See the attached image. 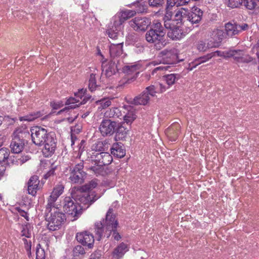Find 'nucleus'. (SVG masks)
Here are the masks:
<instances>
[{
	"instance_id": "obj_1",
	"label": "nucleus",
	"mask_w": 259,
	"mask_h": 259,
	"mask_svg": "<svg viewBox=\"0 0 259 259\" xmlns=\"http://www.w3.org/2000/svg\"><path fill=\"white\" fill-rule=\"evenodd\" d=\"M118 222L116 216L113 213L112 208H109L106 215L105 220L97 222L95 224V230L96 234L99 236V240L104 235L108 238L112 234V237L114 240L119 241L121 238V235L117 230Z\"/></svg>"
},
{
	"instance_id": "obj_20",
	"label": "nucleus",
	"mask_w": 259,
	"mask_h": 259,
	"mask_svg": "<svg viewBox=\"0 0 259 259\" xmlns=\"http://www.w3.org/2000/svg\"><path fill=\"white\" fill-rule=\"evenodd\" d=\"M9 156V151L6 148L0 149V178L5 172L8 165V158Z\"/></svg>"
},
{
	"instance_id": "obj_4",
	"label": "nucleus",
	"mask_w": 259,
	"mask_h": 259,
	"mask_svg": "<svg viewBox=\"0 0 259 259\" xmlns=\"http://www.w3.org/2000/svg\"><path fill=\"white\" fill-rule=\"evenodd\" d=\"M83 207L76 202L72 197H66L64 199V211L72 221L76 220L81 215Z\"/></svg>"
},
{
	"instance_id": "obj_60",
	"label": "nucleus",
	"mask_w": 259,
	"mask_h": 259,
	"mask_svg": "<svg viewBox=\"0 0 259 259\" xmlns=\"http://www.w3.org/2000/svg\"><path fill=\"white\" fill-rule=\"evenodd\" d=\"M18 212L21 216L25 218L27 221L28 220V213L26 211L22 210L21 209H18Z\"/></svg>"
},
{
	"instance_id": "obj_45",
	"label": "nucleus",
	"mask_w": 259,
	"mask_h": 259,
	"mask_svg": "<svg viewBox=\"0 0 259 259\" xmlns=\"http://www.w3.org/2000/svg\"><path fill=\"white\" fill-rule=\"evenodd\" d=\"M137 68L138 66L137 65L125 66L123 68V71L125 73L130 74L136 72Z\"/></svg>"
},
{
	"instance_id": "obj_8",
	"label": "nucleus",
	"mask_w": 259,
	"mask_h": 259,
	"mask_svg": "<svg viewBox=\"0 0 259 259\" xmlns=\"http://www.w3.org/2000/svg\"><path fill=\"white\" fill-rule=\"evenodd\" d=\"M24 134L18 131L14 132L10 144L11 150L13 153L18 154L23 150L25 145V141L23 139Z\"/></svg>"
},
{
	"instance_id": "obj_38",
	"label": "nucleus",
	"mask_w": 259,
	"mask_h": 259,
	"mask_svg": "<svg viewBox=\"0 0 259 259\" xmlns=\"http://www.w3.org/2000/svg\"><path fill=\"white\" fill-rule=\"evenodd\" d=\"M99 87L96 84V79L95 75L93 73L91 74L89 81V88L91 92L95 91Z\"/></svg>"
},
{
	"instance_id": "obj_50",
	"label": "nucleus",
	"mask_w": 259,
	"mask_h": 259,
	"mask_svg": "<svg viewBox=\"0 0 259 259\" xmlns=\"http://www.w3.org/2000/svg\"><path fill=\"white\" fill-rule=\"evenodd\" d=\"M45 253L42 248H37L36 250V259H45Z\"/></svg>"
},
{
	"instance_id": "obj_6",
	"label": "nucleus",
	"mask_w": 259,
	"mask_h": 259,
	"mask_svg": "<svg viewBox=\"0 0 259 259\" xmlns=\"http://www.w3.org/2000/svg\"><path fill=\"white\" fill-rule=\"evenodd\" d=\"M83 163L80 162L73 168H70L69 180L73 184H82L84 182L86 173L83 170Z\"/></svg>"
},
{
	"instance_id": "obj_41",
	"label": "nucleus",
	"mask_w": 259,
	"mask_h": 259,
	"mask_svg": "<svg viewBox=\"0 0 259 259\" xmlns=\"http://www.w3.org/2000/svg\"><path fill=\"white\" fill-rule=\"evenodd\" d=\"M31 235V226L29 224L22 226L21 236L30 238Z\"/></svg>"
},
{
	"instance_id": "obj_36",
	"label": "nucleus",
	"mask_w": 259,
	"mask_h": 259,
	"mask_svg": "<svg viewBox=\"0 0 259 259\" xmlns=\"http://www.w3.org/2000/svg\"><path fill=\"white\" fill-rule=\"evenodd\" d=\"M105 116L109 118L119 117L121 116V114L118 108H112L106 111Z\"/></svg>"
},
{
	"instance_id": "obj_63",
	"label": "nucleus",
	"mask_w": 259,
	"mask_h": 259,
	"mask_svg": "<svg viewBox=\"0 0 259 259\" xmlns=\"http://www.w3.org/2000/svg\"><path fill=\"white\" fill-rule=\"evenodd\" d=\"M55 172V169L52 168L50 170H49L46 174L45 175L44 178L46 179H48L51 176H53Z\"/></svg>"
},
{
	"instance_id": "obj_23",
	"label": "nucleus",
	"mask_w": 259,
	"mask_h": 259,
	"mask_svg": "<svg viewBox=\"0 0 259 259\" xmlns=\"http://www.w3.org/2000/svg\"><path fill=\"white\" fill-rule=\"evenodd\" d=\"M39 181L37 176H32L28 182V192L32 196H35L38 190Z\"/></svg>"
},
{
	"instance_id": "obj_49",
	"label": "nucleus",
	"mask_w": 259,
	"mask_h": 259,
	"mask_svg": "<svg viewBox=\"0 0 259 259\" xmlns=\"http://www.w3.org/2000/svg\"><path fill=\"white\" fill-rule=\"evenodd\" d=\"M136 7L137 8V11L138 13H143L146 11L147 8L145 3H140L137 2L135 4Z\"/></svg>"
},
{
	"instance_id": "obj_56",
	"label": "nucleus",
	"mask_w": 259,
	"mask_h": 259,
	"mask_svg": "<svg viewBox=\"0 0 259 259\" xmlns=\"http://www.w3.org/2000/svg\"><path fill=\"white\" fill-rule=\"evenodd\" d=\"M235 50H231L228 51H225L224 53V58H230L233 57L234 55Z\"/></svg>"
},
{
	"instance_id": "obj_57",
	"label": "nucleus",
	"mask_w": 259,
	"mask_h": 259,
	"mask_svg": "<svg viewBox=\"0 0 259 259\" xmlns=\"http://www.w3.org/2000/svg\"><path fill=\"white\" fill-rule=\"evenodd\" d=\"M108 34L109 37L112 39H116L117 38V33L114 32L113 30H108Z\"/></svg>"
},
{
	"instance_id": "obj_11",
	"label": "nucleus",
	"mask_w": 259,
	"mask_h": 259,
	"mask_svg": "<svg viewBox=\"0 0 259 259\" xmlns=\"http://www.w3.org/2000/svg\"><path fill=\"white\" fill-rule=\"evenodd\" d=\"M117 127V122L110 119H104L102 121L99 130L104 137L112 135Z\"/></svg>"
},
{
	"instance_id": "obj_18",
	"label": "nucleus",
	"mask_w": 259,
	"mask_h": 259,
	"mask_svg": "<svg viewBox=\"0 0 259 259\" xmlns=\"http://www.w3.org/2000/svg\"><path fill=\"white\" fill-rule=\"evenodd\" d=\"M112 159V156L109 153L100 152L96 154L94 161L96 164L104 166L110 164Z\"/></svg>"
},
{
	"instance_id": "obj_17",
	"label": "nucleus",
	"mask_w": 259,
	"mask_h": 259,
	"mask_svg": "<svg viewBox=\"0 0 259 259\" xmlns=\"http://www.w3.org/2000/svg\"><path fill=\"white\" fill-rule=\"evenodd\" d=\"M64 190V186L62 184L56 185L53 189L52 192L48 199L47 206H56L55 202L60 195L62 194Z\"/></svg>"
},
{
	"instance_id": "obj_12",
	"label": "nucleus",
	"mask_w": 259,
	"mask_h": 259,
	"mask_svg": "<svg viewBox=\"0 0 259 259\" xmlns=\"http://www.w3.org/2000/svg\"><path fill=\"white\" fill-rule=\"evenodd\" d=\"M83 90L82 89L80 91L77 93L75 94V98H69L66 102L65 104L68 105L67 107H65L63 109L60 110L58 112V114H60L61 113L67 111L69 109H75L76 107H78L79 105L83 104L85 103V98H84L83 100L80 101L79 99L80 98V99H82V96L81 94L83 93Z\"/></svg>"
},
{
	"instance_id": "obj_24",
	"label": "nucleus",
	"mask_w": 259,
	"mask_h": 259,
	"mask_svg": "<svg viewBox=\"0 0 259 259\" xmlns=\"http://www.w3.org/2000/svg\"><path fill=\"white\" fill-rule=\"evenodd\" d=\"M163 64H172L177 61V56L171 51L164 50L160 53Z\"/></svg>"
},
{
	"instance_id": "obj_22",
	"label": "nucleus",
	"mask_w": 259,
	"mask_h": 259,
	"mask_svg": "<svg viewBox=\"0 0 259 259\" xmlns=\"http://www.w3.org/2000/svg\"><path fill=\"white\" fill-rule=\"evenodd\" d=\"M180 124L174 123L166 130L165 134L170 141H175L180 133Z\"/></svg>"
},
{
	"instance_id": "obj_28",
	"label": "nucleus",
	"mask_w": 259,
	"mask_h": 259,
	"mask_svg": "<svg viewBox=\"0 0 259 259\" xmlns=\"http://www.w3.org/2000/svg\"><path fill=\"white\" fill-rule=\"evenodd\" d=\"M125 110L126 111L123 112L125 113L123 116L124 123H126L127 124H131L137 118L136 110L132 106L127 107Z\"/></svg>"
},
{
	"instance_id": "obj_15",
	"label": "nucleus",
	"mask_w": 259,
	"mask_h": 259,
	"mask_svg": "<svg viewBox=\"0 0 259 259\" xmlns=\"http://www.w3.org/2000/svg\"><path fill=\"white\" fill-rule=\"evenodd\" d=\"M203 12L198 8L193 7L192 8L191 11L187 13V20H184V22L187 24L190 23L193 25L198 23L202 19Z\"/></svg>"
},
{
	"instance_id": "obj_48",
	"label": "nucleus",
	"mask_w": 259,
	"mask_h": 259,
	"mask_svg": "<svg viewBox=\"0 0 259 259\" xmlns=\"http://www.w3.org/2000/svg\"><path fill=\"white\" fill-rule=\"evenodd\" d=\"M253 58L251 57L243 52L238 62L248 63L251 62Z\"/></svg>"
},
{
	"instance_id": "obj_32",
	"label": "nucleus",
	"mask_w": 259,
	"mask_h": 259,
	"mask_svg": "<svg viewBox=\"0 0 259 259\" xmlns=\"http://www.w3.org/2000/svg\"><path fill=\"white\" fill-rule=\"evenodd\" d=\"M44 111H36L34 112L33 113H30L27 115L20 117V120L21 121H31L34 120L37 118L40 117L45 114V113H42Z\"/></svg>"
},
{
	"instance_id": "obj_40",
	"label": "nucleus",
	"mask_w": 259,
	"mask_h": 259,
	"mask_svg": "<svg viewBox=\"0 0 259 259\" xmlns=\"http://www.w3.org/2000/svg\"><path fill=\"white\" fill-rule=\"evenodd\" d=\"M103 166L97 164V165L90 167L89 169L96 175H103L105 173Z\"/></svg>"
},
{
	"instance_id": "obj_26",
	"label": "nucleus",
	"mask_w": 259,
	"mask_h": 259,
	"mask_svg": "<svg viewBox=\"0 0 259 259\" xmlns=\"http://www.w3.org/2000/svg\"><path fill=\"white\" fill-rule=\"evenodd\" d=\"M187 20V10L186 9L181 8L177 10L174 13V21H177V24H183L188 25L186 22H184V20Z\"/></svg>"
},
{
	"instance_id": "obj_30",
	"label": "nucleus",
	"mask_w": 259,
	"mask_h": 259,
	"mask_svg": "<svg viewBox=\"0 0 259 259\" xmlns=\"http://www.w3.org/2000/svg\"><path fill=\"white\" fill-rule=\"evenodd\" d=\"M210 37L215 41V44L220 45L224 37V32L222 30L216 29L213 30L210 34Z\"/></svg>"
},
{
	"instance_id": "obj_2",
	"label": "nucleus",
	"mask_w": 259,
	"mask_h": 259,
	"mask_svg": "<svg viewBox=\"0 0 259 259\" xmlns=\"http://www.w3.org/2000/svg\"><path fill=\"white\" fill-rule=\"evenodd\" d=\"M165 34L166 30L162 24L158 21H154L145 36L148 42L154 44L155 48L159 50L166 45Z\"/></svg>"
},
{
	"instance_id": "obj_7",
	"label": "nucleus",
	"mask_w": 259,
	"mask_h": 259,
	"mask_svg": "<svg viewBox=\"0 0 259 259\" xmlns=\"http://www.w3.org/2000/svg\"><path fill=\"white\" fill-rule=\"evenodd\" d=\"M31 137L33 142L38 146L42 145L49 136L52 134H48L46 129L39 126L33 127L31 130Z\"/></svg>"
},
{
	"instance_id": "obj_44",
	"label": "nucleus",
	"mask_w": 259,
	"mask_h": 259,
	"mask_svg": "<svg viewBox=\"0 0 259 259\" xmlns=\"http://www.w3.org/2000/svg\"><path fill=\"white\" fill-rule=\"evenodd\" d=\"M197 49L199 52H205L208 49L207 47L206 42L203 40H199L197 44Z\"/></svg>"
},
{
	"instance_id": "obj_13",
	"label": "nucleus",
	"mask_w": 259,
	"mask_h": 259,
	"mask_svg": "<svg viewBox=\"0 0 259 259\" xmlns=\"http://www.w3.org/2000/svg\"><path fill=\"white\" fill-rule=\"evenodd\" d=\"M130 26L136 31H145L150 25V20L146 17H136L129 22Z\"/></svg>"
},
{
	"instance_id": "obj_21",
	"label": "nucleus",
	"mask_w": 259,
	"mask_h": 259,
	"mask_svg": "<svg viewBox=\"0 0 259 259\" xmlns=\"http://www.w3.org/2000/svg\"><path fill=\"white\" fill-rule=\"evenodd\" d=\"M123 43H112L109 47L110 57L114 60H119L118 58L123 53Z\"/></svg>"
},
{
	"instance_id": "obj_14",
	"label": "nucleus",
	"mask_w": 259,
	"mask_h": 259,
	"mask_svg": "<svg viewBox=\"0 0 259 259\" xmlns=\"http://www.w3.org/2000/svg\"><path fill=\"white\" fill-rule=\"evenodd\" d=\"M78 242L89 248H93L94 243V237L92 234L88 231L78 233L76 235Z\"/></svg>"
},
{
	"instance_id": "obj_54",
	"label": "nucleus",
	"mask_w": 259,
	"mask_h": 259,
	"mask_svg": "<svg viewBox=\"0 0 259 259\" xmlns=\"http://www.w3.org/2000/svg\"><path fill=\"white\" fill-rule=\"evenodd\" d=\"M215 41L214 40H212L211 38H210V40H208L206 42L207 47L208 49L213 48H217L219 46V44H215Z\"/></svg>"
},
{
	"instance_id": "obj_39",
	"label": "nucleus",
	"mask_w": 259,
	"mask_h": 259,
	"mask_svg": "<svg viewBox=\"0 0 259 259\" xmlns=\"http://www.w3.org/2000/svg\"><path fill=\"white\" fill-rule=\"evenodd\" d=\"M97 184L98 183L97 180H93L90 181L88 183L80 187L79 188L81 189L82 190L86 192L87 191L91 190L93 189L96 188L97 186Z\"/></svg>"
},
{
	"instance_id": "obj_47",
	"label": "nucleus",
	"mask_w": 259,
	"mask_h": 259,
	"mask_svg": "<svg viewBox=\"0 0 259 259\" xmlns=\"http://www.w3.org/2000/svg\"><path fill=\"white\" fill-rule=\"evenodd\" d=\"M149 5L152 7H160L162 6L164 3V0H149Z\"/></svg>"
},
{
	"instance_id": "obj_25",
	"label": "nucleus",
	"mask_w": 259,
	"mask_h": 259,
	"mask_svg": "<svg viewBox=\"0 0 259 259\" xmlns=\"http://www.w3.org/2000/svg\"><path fill=\"white\" fill-rule=\"evenodd\" d=\"M167 36L172 40H180L185 36V33L180 25L174 26L167 32Z\"/></svg>"
},
{
	"instance_id": "obj_31",
	"label": "nucleus",
	"mask_w": 259,
	"mask_h": 259,
	"mask_svg": "<svg viewBox=\"0 0 259 259\" xmlns=\"http://www.w3.org/2000/svg\"><path fill=\"white\" fill-rule=\"evenodd\" d=\"M225 30L228 36H233L238 34L237 24L228 23L225 25Z\"/></svg>"
},
{
	"instance_id": "obj_3",
	"label": "nucleus",
	"mask_w": 259,
	"mask_h": 259,
	"mask_svg": "<svg viewBox=\"0 0 259 259\" xmlns=\"http://www.w3.org/2000/svg\"><path fill=\"white\" fill-rule=\"evenodd\" d=\"M46 211L48 212L46 220L48 222V229L51 231L59 229L66 220L65 214L56 206H47Z\"/></svg>"
},
{
	"instance_id": "obj_62",
	"label": "nucleus",
	"mask_w": 259,
	"mask_h": 259,
	"mask_svg": "<svg viewBox=\"0 0 259 259\" xmlns=\"http://www.w3.org/2000/svg\"><path fill=\"white\" fill-rule=\"evenodd\" d=\"M166 69H167V66H159V67H156L155 68H154L153 69V70L152 71V74H154L157 71L163 70H166Z\"/></svg>"
},
{
	"instance_id": "obj_46",
	"label": "nucleus",
	"mask_w": 259,
	"mask_h": 259,
	"mask_svg": "<svg viewBox=\"0 0 259 259\" xmlns=\"http://www.w3.org/2000/svg\"><path fill=\"white\" fill-rule=\"evenodd\" d=\"M242 4V0H228V5L232 8L239 7Z\"/></svg>"
},
{
	"instance_id": "obj_34",
	"label": "nucleus",
	"mask_w": 259,
	"mask_h": 259,
	"mask_svg": "<svg viewBox=\"0 0 259 259\" xmlns=\"http://www.w3.org/2000/svg\"><path fill=\"white\" fill-rule=\"evenodd\" d=\"M136 14V12L133 10H125L121 11L119 13V18L120 23H122L123 22L125 21L126 20L130 18L131 17L134 16Z\"/></svg>"
},
{
	"instance_id": "obj_61",
	"label": "nucleus",
	"mask_w": 259,
	"mask_h": 259,
	"mask_svg": "<svg viewBox=\"0 0 259 259\" xmlns=\"http://www.w3.org/2000/svg\"><path fill=\"white\" fill-rule=\"evenodd\" d=\"M164 26L165 29H169L170 30L173 27L171 26V24L170 22V20H164Z\"/></svg>"
},
{
	"instance_id": "obj_16",
	"label": "nucleus",
	"mask_w": 259,
	"mask_h": 259,
	"mask_svg": "<svg viewBox=\"0 0 259 259\" xmlns=\"http://www.w3.org/2000/svg\"><path fill=\"white\" fill-rule=\"evenodd\" d=\"M44 145L42 152L46 157L51 156L56 149V139L54 138V134H52L48 137Z\"/></svg>"
},
{
	"instance_id": "obj_29",
	"label": "nucleus",
	"mask_w": 259,
	"mask_h": 259,
	"mask_svg": "<svg viewBox=\"0 0 259 259\" xmlns=\"http://www.w3.org/2000/svg\"><path fill=\"white\" fill-rule=\"evenodd\" d=\"M110 150L112 155L118 158H122L125 155V150L121 143H114Z\"/></svg>"
},
{
	"instance_id": "obj_59",
	"label": "nucleus",
	"mask_w": 259,
	"mask_h": 259,
	"mask_svg": "<svg viewBox=\"0 0 259 259\" xmlns=\"http://www.w3.org/2000/svg\"><path fill=\"white\" fill-rule=\"evenodd\" d=\"M177 2L179 3V0H167V7H172Z\"/></svg>"
},
{
	"instance_id": "obj_10",
	"label": "nucleus",
	"mask_w": 259,
	"mask_h": 259,
	"mask_svg": "<svg viewBox=\"0 0 259 259\" xmlns=\"http://www.w3.org/2000/svg\"><path fill=\"white\" fill-rule=\"evenodd\" d=\"M179 78L180 75L178 74L165 75L162 77L163 82L157 83L155 85L159 90V93H162L168 90Z\"/></svg>"
},
{
	"instance_id": "obj_64",
	"label": "nucleus",
	"mask_w": 259,
	"mask_h": 259,
	"mask_svg": "<svg viewBox=\"0 0 259 259\" xmlns=\"http://www.w3.org/2000/svg\"><path fill=\"white\" fill-rule=\"evenodd\" d=\"M172 17V12L167 11L164 17V20H170Z\"/></svg>"
},
{
	"instance_id": "obj_58",
	"label": "nucleus",
	"mask_w": 259,
	"mask_h": 259,
	"mask_svg": "<svg viewBox=\"0 0 259 259\" xmlns=\"http://www.w3.org/2000/svg\"><path fill=\"white\" fill-rule=\"evenodd\" d=\"M212 55V58L215 56H220L224 57V52H221L220 51H216L215 52H212L210 53Z\"/></svg>"
},
{
	"instance_id": "obj_37",
	"label": "nucleus",
	"mask_w": 259,
	"mask_h": 259,
	"mask_svg": "<svg viewBox=\"0 0 259 259\" xmlns=\"http://www.w3.org/2000/svg\"><path fill=\"white\" fill-rule=\"evenodd\" d=\"M112 99L103 98L96 102L99 109H105L111 105Z\"/></svg>"
},
{
	"instance_id": "obj_51",
	"label": "nucleus",
	"mask_w": 259,
	"mask_h": 259,
	"mask_svg": "<svg viewBox=\"0 0 259 259\" xmlns=\"http://www.w3.org/2000/svg\"><path fill=\"white\" fill-rule=\"evenodd\" d=\"M244 51L242 50H235L234 52V55L233 57L234 59L237 62H238L239 60L241 57V55L243 53Z\"/></svg>"
},
{
	"instance_id": "obj_33",
	"label": "nucleus",
	"mask_w": 259,
	"mask_h": 259,
	"mask_svg": "<svg viewBox=\"0 0 259 259\" xmlns=\"http://www.w3.org/2000/svg\"><path fill=\"white\" fill-rule=\"evenodd\" d=\"M212 58V55L210 53L207 54L206 55L200 57L196 60L193 62L191 63L192 65V68L190 69L191 70H192L193 68L196 67L197 66L201 64V63L206 62L208 61L210 59Z\"/></svg>"
},
{
	"instance_id": "obj_42",
	"label": "nucleus",
	"mask_w": 259,
	"mask_h": 259,
	"mask_svg": "<svg viewBox=\"0 0 259 259\" xmlns=\"http://www.w3.org/2000/svg\"><path fill=\"white\" fill-rule=\"evenodd\" d=\"M242 5L248 10H252L256 7L257 4L254 0H242Z\"/></svg>"
},
{
	"instance_id": "obj_27",
	"label": "nucleus",
	"mask_w": 259,
	"mask_h": 259,
	"mask_svg": "<svg viewBox=\"0 0 259 259\" xmlns=\"http://www.w3.org/2000/svg\"><path fill=\"white\" fill-rule=\"evenodd\" d=\"M127 251L128 246L127 244L122 242L113 250L112 253V257L114 259H119L122 257Z\"/></svg>"
},
{
	"instance_id": "obj_53",
	"label": "nucleus",
	"mask_w": 259,
	"mask_h": 259,
	"mask_svg": "<svg viewBox=\"0 0 259 259\" xmlns=\"http://www.w3.org/2000/svg\"><path fill=\"white\" fill-rule=\"evenodd\" d=\"M30 158V156L28 155H23L21 156L20 157L18 158L17 162L18 164H22L25 162L27 161Z\"/></svg>"
},
{
	"instance_id": "obj_9",
	"label": "nucleus",
	"mask_w": 259,
	"mask_h": 259,
	"mask_svg": "<svg viewBox=\"0 0 259 259\" xmlns=\"http://www.w3.org/2000/svg\"><path fill=\"white\" fill-rule=\"evenodd\" d=\"M71 195L74 200L78 203H80V205H83L84 208H88L95 200L88 193L80 188L78 189L75 193H73L72 190Z\"/></svg>"
},
{
	"instance_id": "obj_43",
	"label": "nucleus",
	"mask_w": 259,
	"mask_h": 259,
	"mask_svg": "<svg viewBox=\"0 0 259 259\" xmlns=\"http://www.w3.org/2000/svg\"><path fill=\"white\" fill-rule=\"evenodd\" d=\"M73 255L78 256L79 255H83L85 253L84 248L81 245H77L73 250Z\"/></svg>"
},
{
	"instance_id": "obj_55",
	"label": "nucleus",
	"mask_w": 259,
	"mask_h": 259,
	"mask_svg": "<svg viewBox=\"0 0 259 259\" xmlns=\"http://www.w3.org/2000/svg\"><path fill=\"white\" fill-rule=\"evenodd\" d=\"M238 34L242 31H245L249 28V26L246 23H242L241 24H237Z\"/></svg>"
},
{
	"instance_id": "obj_5",
	"label": "nucleus",
	"mask_w": 259,
	"mask_h": 259,
	"mask_svg": "<svg viewBox=\"0 0 259 259\" xmlns=\"http://www.w3.org/2000/svg\"><path fill=\"white\" fill-rule=\"evenodd\" d=\"M158 93L159 90L155 85H150L147 87L140 95L135 97L132 103L135 105H146L153 98L156 97V94Z\"/></svg>"
},
{
	"instance_id": "obj_52",
	"label": "nucleus",
	"mask_w": 259,
	"mask_h": 259,
	"mask_svg": "<svg viewBox=\"0 0 259 259\" xmlns=\"http://www.w3.org/2000/svg\"><path fill=\"white\" fill-rule=\"evenodd\" d=\"M23 241L25 245V248L27 251L28 254L29 255L30 254L31 242V241H28L25 238L23 239Z\"/></svg>"
},
{
	"instance_id": "obj_35",
	"label": "nucleus",
	"mask_w": 259,
	"mask_h": 259,
	"mask_svg": "<svg viewBox=\"0 0 259 259\" xmlns=\"http://www.w3.org/2000/svg\"><path fill=\"white\" fill-rule=\"evenodd\" d=\"M117 132L115 137L116 141L123 140L126 137L128 130H126L123 126L117 127Z\"/></svg>"
},
{
	"instance_id": "obj_19",
	"label": "nucleus",
	"mask_w": 259,
	"mask_h": 259,
	"mask_svg": "<svg viewBox=\"0 0 259 259\" xmlns=\"http://www.w3.org/2000/svg\"><path fill=\"white\" fill-rule=\"evenodd\" d=\"M120 60H114L111 59V60L107 65L103 64V71H105V74L107 77H110L115 74L117 71L119 69L118 67V64L119 63Z\"/></svg>"
}]
</instances>
